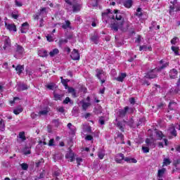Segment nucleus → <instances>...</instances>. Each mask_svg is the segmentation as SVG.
Instances as JSON below:
<instances>
[{
    "mask_svg": "<svg viewBox=\"0 0 180 180\" xmlns=\"http://www.w3.org/2000/svg\"><path fill=\"white\" fill-rule=\"evenodd\" d=\"M115 15L112 16V19H116V22L111 24V29L114 32H117V30H121L122 32H127L129 27L131 23L127 20H124L120 12L118 10H114Z\"/></svg>",
    "mask_w": 180,
    "mask_h": 180,
    "instance_id": "obj_1",
    "label": "nucleus"
},
{
    "mask_svg": "<svg viewBox=\"0 0 180 180\" xmlns=\"http://www.w3.org/2000/svg\"><path fill=\"white\" fill-rule=\"evenodd\" d=\"M67 5L66 9L68 12H79L81 11V5L77 3L75 0H65Z\"/></svg>",
    "mask_w": 180,
    "mask_h": 180,
    "instance_id": "obj_2",
    "label": "nucleus"
},
{
    "mask_svg": "<svg viewBox=\"0 0 180 180\" xmlns=\"http://www.w3.org/2000/svg\"><path fill=\"white\" fill-rule=\"evenodd\" d=\"M96 76L98 79H100L101 84H104L105 82V77H106V73L102 69H96Z\"/></svg>",
    "mask_w": 180,
    "mask_h": 180,
    "instance_id": "obj_3",
    "label": "nucleus"
},
{
    "mask_svg": "<svg viewBox=\"0 0 180 180\" xmlns=\"http://www.w3.org/2000/svg\"><path fill=\"white\" fill-rule=\"evenodd\" d=\"M4 45L3 46L4 50L6 51V53H9L11 50V39H9V37H4Z\"/></svg>",
    "mask_w": 180,
    "mask_h": 180,
    "instance_id": "obj_4",
    "label": "nucleus"
},
{
    "mask_svg": "<svg viewBox=\"0 0 180 180\" xmlns=\"http://www.w3.org/2000/svg\"><path fill=\"white\" fill-rule=\"evenodd\" d=\"M16 50L15 53L14 55V57L19 60V58H22V54H23V51H25V49L21 46L18 45V44H15Z\"/></svg>",
    "mask_w": 180,
    "mask_h": 180,
    "instance_id": "obj_5",
    "label": "nucleus"
},
{
    "mask_svg": "<svg viewBox=\"0 0 180 180\" xmlns=\"http://www.w3.org/2000/svg\"><path fill=\"white\" fill-rule=\"evenodd\" d=\"M47 8L44 7L39 10V12L34 15V19L38 20L39 18H44L47 15Z\"/></svg>",
    "mask_w": 180,
    "mask_h": 180,
    "instance_id": "obj_6",
    "label": "nucleus"
},
{
    "mask_svg": "<svg viewBox=\"0 0 180 180\" xmlns=\"http://www.w3.org/2000/svg\"><path fill=\"white\" fill-rule=\"evenodd\" d=\"M157 72H160L158 71V70L156 68L150 70V72H148L146 75V78H149V79H153L154 78H157Z\"/></svg>",
    "mask_w": 180,
    "mask_h": 180,
    "instance_id": "obj_7",
    "label": "nucleus"
},
{
    "mask_svg": "<svg viewBox=\"0 0 180 180\" xmlns=\"http://www.w3.org/2000/svg\"><path fill=\"white\" fill-rule=\"evenodd\" d=\"M160 66H159L158 68H156V69H158V71H162V70H165V68H167V67H168V65H169V63L168 62H165L164 60H161L159 62Z\"/></svg>",
    "mask_w": 180,
    "mask_h": 180,
    "instance_id": "obj_8",
    "label": "nucleus"
},
{
    "mask_svg": "<svg viewBox=\"0 0 180 180\" xmlns=\"http://www.w3.org/2000/svg\"><path fill=\"white\" fill-rule=\"evenodd\" d=\"M70 57L72 60H79V53L77 49H73Z\"/></svg>",
    "mask_w": 180,
    "mask_h": 180,
    "instance_id": "obj_9",
    "label": "nucleus"
},
{
    "mask_svg": "<svg viewBox=\"0 0 180 180\" xmlns=\"http://www.w3.org/2000/svg\"><path fill=\"white\" fill-rule=\"evenodd\" d=\"M65 158L70 160V162H74V160H75V155L72 153V150H70L66 153Z\"/></svg>",
    "mask_w": 180,
    "mask_h": 180,
    "instance_id": "obj_10",
    "label": "nucleus"
},
{
    "mask_svg": "<svg viewBox=\"0 0 180 180\" xmlns=\"http://www.w3.org/2000/svg\"><path fill=\"white\" fill-rule=\"evenodd\" d=\"M115 160L117 164H122V162L124 160V155L123 153H118L116 155Z\"/></svg>",
    "mask_w": 180,
    "mask_h": 180,
    "instance_id": "obj_11",
    "label": "nucleus"
},
{
    "mask_svg": "<svg viewBox=\"0 0 180 180\" xmlns=\"http://www.w3.org/2000/svg\"><path fill=\"white\" fill-rule=\"evenodd\" d=\"M5 26L7 30L9 32H16V25L15 24H8L5 22Z\"/></svg>",
    "mask_w": 180,
    "mask_h": 180,
    "instance_id": "obj_12",
    "label": "nucleus"
},
{
    "mask_svg": "<svg viewBox=\"0 0 180 180\" xmlns=\"http://www.w3.org/2000/svg\"><path fill=\"white\" fill-rule=\"evenodd\" d=\"M125 123L126 122L124 121L117 122V127L120 129V130H121V131H124V129L126 127Z\"/></svg>",
    "mask_w": 180,
    "mask_h": 180,
    "instance_id": "obj_13",
    "label": "nucleus"
},
{
    "mask_svg": "<svg viewBox=\"0 0 180 180\" xmlns=\"http://www.w3.org/2000/svg\"><path fill=\"white\" fill-rule=\"evenodd\" d=\"M129 110V107H125L123 110H119V116L120 117H124L126 116V113H127V111Z\"/></svg>",
    "mask_w": 180,
    "mask_h": 180,
    "instance_id": "obj_14",
    "label": "nucleus"
},
{
    "mask_svg": "<svg viewBox=\"0 0 180 180\" xmlns=\"http://www.w3.org/2000/svg\"><path fill=\"white\" fill-rule=\"evenodd\" d=\"M29 29V24L27 22H24L21 26V33H26Z\"/></svg>",
    "mask_w": 180,
    "mask_h": 180,
    "instance_id": "obj_15",
    "label": "nucleus"
},
{
    "mask_svg": "<svg viewBox=\"0 0 180 180\" xmlns=\"http://www.w3.org/2000/svg\"><path fill=\"white\" fill-rule=\"evenodd\" d=\"M123 5L125 6V8H131V6L133 5V1L131 0H122Z\"/></svg>",
    "mask_w": 180,
    "mask_h": 180,
    "instance_id": "obj_16",
    "label": "nucleus"
},
{
    "mask_svg": "<svg viewBox=\"0 0 180 180\" xmlns=\"http://www.w3.org/2000/svg\"><path fill=\"white\" fill-rule=\"evenodd\" d=\"M177 75H178V71L176 69H172V70H170L169 72L170 78H172L173 79H174V78H176Z\"/></svg>",
    "mask_w": 180,
    "mask_h": 180,
    "instance_id": "obj_17",
    "label": "nucleus"
},
{
    "mask_svg": "<svg viewBox=\"0 0 180 180\" xmlns=\"http://www.w3.org/2000/svg\"><path fill=\"white\" fill-rule=\"evenodd\" d=\"M124 160H125L126 162H128L129 164H136L137 160L133 158H124Z\"/></svg>",
    "mask_w": 180,
    "mask_h": 180,
    "instance_id": "obj_18",
    "label": "nucleus"
},
{
    "mask_svg": "<svg viewBox=\"0 0 180 180\" xmlns=\"http://www.w3.org/2000/svg\"><path fill=\"white\" fill-rule=\"evenodd\" d=\"M169 133H170L172 136L176 137V130L175 129V127H174V125H171V127L169 128Z\"/></svg>",
    "mask_w": 180,
    "mask_h": 180,
    "instance_id": "obj_19",
    "label": "nucleus"
},
{
    "mask_svg": "<svg viewBox=\"0 0 180 180\" xmlns=\"http://www.w3.org/2000/svg\"><path fill=\"white\" fill-rule=\"evenodd\" d=\"M127 75L126 73H121L119 77L116 78L118 82H123Z\"/></svg>",
    "mask_w": 180,
    "mask_h": 180,
    "instance_id": "obj_20",
    "label": "nucleus"
},
{
    "mask_svg": "<svg viewBox=\"0 0 180 180\" xmlns=\"http://www.w3.org/2000/svg\"><path fill=\"white\" fill-rule=\"evenodd\" d=\"M80 103H82V108L83 110H86V109H88V107L91 106V103H89V102L86 103L84 101H82L80 102Z\"/></svg>",
    "mask_w": 180,
    "mask_h": 180,
    "instance_id": "obj_21",
    "label": "nucleus"
},
{
    "mask_svg": "<svg viewBox=\"0 0 180 180\" xmlns=\"http://www.w3.org/2000/svg\"><path fill=\"white\" fill-rule=\"evenodd\" d=\"M67 89L69 94H72L74 98H77V92H75V89L74 88L68 86Z\"/></svg>",
    "mask_w": 180,
    "mask_h": 180,
    "instance_id": "obj_22",
    "label": "nucleus"
},
{
    "mask_svg": "<svg viewBox=\"0 0 180 180\" xmlns=\"http://www.w3.org/2000/svg\"><path fill=\"white\" fill-rule=\"evenodd\" d=\"M62 27L65 30L71 29V22L70 20H65V24L62 25Z\"/></svg>",
    "mask_w": 180,
    "mask_h": 180,
    "instance_id": "obj_23",
    "label": "nucleus"
},
{
    "mask_svg": "<svg viewBox=\"0 0 180 180\" xmlns=\"http://www.w3.org/2000/svg\"><path fill=\"white\" fill-rule=\"evenodd\" d=\"M17 89L19 91H26V89H27V85H26L25 84H18V86H17Z\"/></svg>",
    "mask_w": 180,
    "mask_h": 180,
    "instance_id": "obj_24",
    "label": "nucleus"
},
{
    "mask_svg": "<svg viewBox=\"0 0 180 180\" xmlns=\"http://www.w3.org/2000/svg\"><path fill=\"white\" fill-rule=\"evenodd\" d=\"M24 70H25V68H23V65H18L15 68V70L17 71V74H18L19 75H20V74H22V72H23Z\"/></svg>",
    "mask_w": 180,
    "mask_h": 180,
    "instance_id": "obj_25",
    "label": "nucleus"
},
{
    "mask_svg": "<svg viewBox=\"0 0 180 180\" xmlns=\"http://www.w3.org/2000/svg\"><path fill=\"white\" fill-rule=\"evenodd\" d=\"M38 55L39 56V57H47V51L44 49L39 50L38 51Z\"/></svg>",
    "mask_w": 180,
    "mask_h": 180,
    "instance_id": "obj_26",
    "label": "nucleus"
},
{
    "mask_svg": "<svg viewBox=\"0 0 180 180\" xmlns=\"http://www.w3.org/2000/svg\"><path fill=\"white\" fill-rule=\"evenodd\" d=\"M60 53V50L58 49H54L49 53L50 57H54V56H57Z\"/></svg>",
    "mask_w": 180,
    "mask_h": 180,
    "instance_id": "obj_27",
    "label": "nucleus"
},
{
    "mask_svg": "<svg viewBox=\"0 0 180 180\" xmlns=\"http://www.w3.org/2000/svg\"><path fill=\"white\" fill-rule=\"evenodd\" d=\"M61 83L63 84V86H65V89H67L68 88V82H70L68 79H63V77H60Z\"/></svg>",
    "mask_w": 180,
    "mask_h": 180,
    "instance_id": "obj_28",
    "label": "nucleus"
},
{
    "mask_svg": "<svg viewBox=\"0 0 180 180\" xmlns=\"http://www.w3.org/2000/svg\"><path fill=\"white\" fill-rule=\"evenodd\" d=\"M155 136H156V139H158V140H162V137H164V134H162V131H156Z\"/></svg>",
    "mask_w": 180,
    "mask_h": 180,
    "instance_id": "obj_29",
    "label": "nucleus"
},
{
    "mask_svg": "<svg viewBox=\"0 0 180 180\" xmlns=\"http://www.w3.org/2000/svg\"><path fill=\"white\" fill-rule=\"evenodd\" d=\"M50 112V108L49 107H46L44 108L42 110L39 111V115H42L43 116L47 115Z\"/></svg>",
    "mask_w": 180,
    "mask_h": 180,
    "instance_id": "obj_30",
    "label": "nucleus"
},
{
    "mask_svg": "<svg viewBox=\"0 0 180 180\" xmlns=\"http://www.w3.org/2000/svg\"><path fill=\"white\" fill-rule=\"evenodd\" d=\"M151 46H147L146 45H143L139 47L140 51H147V50L151 51Z\"/></svg>",
    "mask_w": 180,
    "mask_h": 180,
    "instance_id": "obj_31",
    "label": "nucleus"
},
{
    "mask_svg": "<svg viewBox=\"0 0 180 180\" xmlns=\"http://www.w3.org/2000/svg\"><path fill=\"white\" fill-rule=\"evenodd\" d=\"M165 168H162L161 169H159L158 172V178H162L164 174H165Z\"/></svg>",
    "mask_w": 180,
    "mask_h": 180,
    "instance_id": "obj_32",
    "label": "nucleus"
},
{
    "mask_svg": "<svg viewBox=\"0 0 180 180\" xmlns=\"http://www.w3.org/2000/svg\"><path fill=\"white\" fill-rule=\"evenodd\" d=\"M91 40L94 43V44H98V43H99V37L94 35L91 37Z\"/></svg>",
    "mask_w": 180,
    "mask_h": 180,
    "instance_id": "obj_33",
    "label": "nucleus"
},
{
    "mask_svg": "<svg viewBox=\"0 0 180 180\" xmlns=\"http://www.w3.org/2000/svg\"><path fill=\"white\" fill-rule=\"evenodd\" d=\"M170 164H171V160H169V158H165L163 159L162 167H165L167 165H169Z\"/></svg>",
    "mask_w": 180,
    "mask_h": 180,
    "instance_id": "obj_34",
    "label": "nucleus"
},
{
    "mask_svg": "<svg viewBox=\"0 0 180 180\" xmlns=\"http://www.w3.org/2000/svg\"><path fill=\"white\" fill-rule=\"evenodd\" d=\"M18 137L22 141H25L26 140V136L25 135L24 131L20 132L18 134Z\"/></svg>",
    "mask_w": 180,
    "mask_h": 180,
    "instance_id": "obj_35",
    "label": "nucleus"
},
{
    "mask_svg": "<svg viewBox=\"0 0 180 180\" xmlns=\"http://www.w3.org/2000/svg\"><path fill=\"white\" fill-rule=\"evenodd\" d=\"M176 106V103L172 101L169 103V109L170 110H174V108Z\"/></svg>",
    "mask_w": 180,
    "mask_h": 180,
    "instance_id": "obj_36",
    "label": "nucleus"
},
{
    "mask_svg": "<svg viewBox=\"0 0 180 180\" xmlns=\"http://www.w3.org/2000/svg\"><path fill=\"white\" fill-rule=\"evenodd\" d=\"M172 50L174 51L175 56H179V51H178V50H179V47L172 46Z\"/></svg>",
    "mask_w": 180,
    "mask_h": 180,
    "instance_id": "obj_37",
    "label": "nucleus"
},
{
    "mask_svg": "<svg viewBox=\"0 0 180 180\" xmlns=\"http://www.w3.org/2000/svg\"><path fill=\"white\" fill-rule=\"evenodd\" d=\"M22 112H23V108L20 107L13 110L14 115H19V113H22Z\"/></svg>",
    "mask_w": 180,
    "mask_h": 180,
    "instance_id": "obj_38",
    "label": "nucleus"
},
{
    "mask_svg": "<svg viewBox=\"0 0 180 180\" xmlns=\"http://www.w3.org/2000/svg\"><path fill=\"white\" fill-rule=\"evenodd\" d=\"M67 43H68V39H60L58 41L59 47H61V46H63V44H67Z\"/></svg>",
    "mask_w": 180,
    "mask_h": 180,
    "instance_id": "obj_39",
    "label": "nucleus"
},
{
    "mask_svg": "<svg viewBox=\"0 0 180 180\" xmlns=\"http://www.w3.org/2000/svg\"><path fill=\"white\" fill-rule=\"evenodd\" d=\"M136 16H138V18H141V16H143V13H141V8H137Z\"/></svg>",
    "mask_w": 180,
    "mask_h": 180,
    "instance_id": "obj_40",
    "label": "nucleus"
},
{
    "mask_svg": "<svg viewBox=\"0 0 180 180\" xmlns=\"http://www.w3.org/2000/svg\"><path fill=\"white\" fill-rule=\"evenodd\" d=\"M98 156L100 160H103V157H105V152L103 150H100L98 153Z\"/></svg>",
    "mask_w": 180,
    "mask_h": 180,
    "instance_id": "obj_41",
    "label": "nucleus"
},
{
    "mask_svg": "<svg viewBox=\"0 0 180 180\" xmlns=\"http://www.w3.org/2000/svg\"><path fill=\"white\" fill-rule=\"evenodd\" d=\"M109 13H110V9L106 10V11L102 13V18L105 19L106 17L108 16Z\"/></svg>",
    "mask_w": 180,
    "mask_h": 180,
    "instance_id": "obj_42",
    "label": "nucleus"
},
{
    "mask_svg": "<svg viewBox=\"0 0 180 180\" xmlns=\"http://www.w3.org/2000/svg\"><path fill=\"white\" fill-rule=\"evenodd\" d=\"M176 4H177V1L174 0V3H173V6H170V13L171 12H174V9H175V8H176Z\"/></svg>",
    "mask_w": 180,
    "mask_h": 180,
    "instance_id": "obj_43",
    "label": "nucleus"
},
{
    "mask_svg": "<svg viewBox=\"0 0 180 180\" xmlns=\"http://www.w3.org/2000/svg\"><path fill=\"white\" fill-rule=\"evenodd\" d=\"M20 165L23 171H27V169L29 168V165H27V163H22Z\"/></svg>",
    "mask_w": 180,
    "mask_h": 180,
    "instance_id": "obj_44",
    "label": "nucleus"
},
{
    "mask_svg": "<svg viewBox=\"0 0 180 180\" xmlns=\"http://www.w3.org/2000/svg\"><path fill=\"white\" fill-rule=\"evenodd\" d=\"M68 127L71 130V131H75V127L70 122L68 124Z\"/></svg>",
    "mask_w": 180,
    "mask_h": 180,
    "instance_id": "obj_45",
    "label": "nucleus"
},
{
    "mask_svg": "<svg viewBox=\"0 0 180 180\" xmlns=\"http://www.w3.org/2000/svg\"><path fill=\"white\" fill-rule=\"evenodd\" d=\"M146 143L147 144L148 147H150V146H153V142L151 141V139H146Z\"/></svg>",
    "mask_w": 180,
    "mask_h": 180,
    "instance_id": "obj_46",
    "label": "nucleus"
},
{
    "mask_svg": "<svg viewBox=\"0 0 180 180\" xmlns=\"http://www.w3.org/2000/svg\"><path fill=\"white\" fill-rule=\"evenodd\" d=\"M53 98H55V101H60V100H61V95L54 94H53Z\"/></svg>",
    "mask_w": 180,
    "mask_h": 180,
    "instance_id": "obj_47",
    "label": "nucleus"
},
{
    "mask_svg": "<svg viewBox=\"0 0 180 180\" xmlns=\"http://www.w3.org/2000/svg\"><path fill=\"white\" fill-rule=\"evenodd\" d=\"M142 151L143 153H150V148H148V147L143 146Z\"/></svg>",
    "mask_w": 180,
    "mask_h": 180,
    "instance_id": "obj_48",
    "label": "nucleus"
},
{
    "mask_svg": "<svg viewBox=\"0 0 180 180\" xmlns=\"http://www.w3.org/2000/svg\"><path fill=\"white\" fill-rule=\"evenodd\" d=\"M46 88H48V89H51V91H53L54 89V84L51 83L50 84H48L46 86Z\"/></svg>",
    "mask_w": 180,
    "mask_h": 180,
    "instance_id": "obj_49",
    "label": "nucleus"
},
{
    "mask_svg": "<svg viewBox=\"0 0 180 180\" xmlns=\"http://www.w3.org/2000/svg\"><path fill=\"white\" fill-rule=\"evenodd\" d=\"M70 102H71V99L70 98V97H66L65 99L63 101V103H65V105L70 103Z\"/></svg>",
    "mask_w": 180,
    "mask_h": 180,
    "instance_id": "obj_50",
    "label": "nucleus"
},
{
    "mask_svg": "<svg viewBox=\"0 0 180 180\" xmlns=\"http://www.w3.org/2000/svg\"><path fill=\"white\" fill-rule=\"evenodd\" d=\"M46 40L49 42L54 41V39H53L51 35H47Z\"/></svg>",
    "mask_w": 180,
    "mask_h": 180,
    "instance_id": "obj_51",
    "label": "nucleus"
},
{
    "mask_svg": "<svg viewBox=\"0 0 180 180\" xmlns=\"http://www.w3.org/2000/svg\"><path fill=\"white\" fill-rule=\"evenodd\" d=\"M43 144V146H46L47 144V143L42 141H39V144L37 146V148L39 147H41V145Z\"/></svg>",
    "mask_w": 180,
    "mask_h": 180,
    "instance_id": "obj_52",
    "label": "nucleus"
},
{
    "mask_svg": "<svg viewBox=\"0 0 180 180\" xmlns=\"http://www.w3.org/2000/svg\"><path fill=\"white\" fill-rule=\"evenodd\" d=\"M85 139L88 141H92V140H94V137H92L91 135H87Z\"/></svg>",
    "mask_w": 180,
    "mask_h": 180,
    "instance_id": "obj_53",
    "label": "nucleus"
},
{
    "mask_svg": "<svg viewBox=\"0 0 180 180\" xmlns=\"http://www.w3.org/2000/svg\"><path fill=\"white\" fill-rule=\"evenodd\" d=\"M0 127H1V129H5V121L3 120H0Z\"/></svg>",
    "mask_w": 180,
    "mask_h": 180,
    "instance_id": "obj_54",
    "label": "nucleus"
},
{
    "mask_svg": "<svg viewBox=\"0 0 180 180\" xmlns=\"http://www.w3.org/2000/svg\"><path fill=\"white\" fill-rule=\"evenodd\" d=\"M58 112H60V113H64L65 110L64 107H59L57 108Z\"/></svg>",
    "mask_w": 180,
    "mask_h": 180,
    "instance_id": "obj_55",
    "label": "nucleus"
},
{
    "mask_svg": "<svg viewBox=\"0 0 180 180\" xmlns=\"http://www.w3.org/2000/svg\"><path fill=\"white\" fill-rule=\"evenodd\" d=\"M176 40H178V37H174L171 40L172 44H176Z\"/></svg>",
    "mask_w": 180,
    "mask_h": 180,
    "instance_id": "obj_56",
    "label": "nucleus"
},
{
    "mask_svg": "<svg viewBox=\"0 0 180 180\" xmlns=\"http://www.w3.org/2000/svg\"><path fill=\"white\" fill-rule=\"evenodd\" d=\"M49 147H53L54 146V139H50L49 143Z\"/></svg>",
    "mask_w": 180,
    "mask_h": 180,
    "instance_id": "obj_57",
    "label": "nucleus"
},
{
    "mask_svg": "<svg viewBox=\"0 0 180 180\" xmlns=\"http://www.w3.org/2000/svg\"><path fill=\"white\" fill-rule=\"evenodd\" d=\"M77 165H81V162H82V158H77L76 159Z\"/></svg>",
    "mask_w": 180,
    "mask_h": 180,
    "instance_id": "obj_58",
    "label": "nucleus"
},
{
    "mask_svg": "<svg viewBox=\"0 0 180 180\" xmlns=\"http://www.w3.org/2000/svg\"><path fill=\"white\" fill-rule=\"evenodd\" d=\"M39 26L40 27H43V26H44V20L43 18L39 20Z\"/></svg>",
    "mask_w": 180,
    "mask_h": 180,
    "instance_id": "obj_59",
    "label": "nucleus"
},
{
    "mask_svg": "<svg viewBox=\"0 0 180 180\" xmlns=\"http://www.w3.org/2000/svg\"><path fill=\"white\" fill-rule=\"evenodd\" d=\"M143 122H144V118L140 119L137 124V127H139V126H141V124H143Z\"/></svg>",
    "mask_w": 180,
    "mask_h": 180,
    "instance_id": "obj_60",
    "label": "nucleus"
},
{
    "mask_svg": "<svg viewBox=\"0 0 180 180\" xmlns=\"http://www.w3.org/2000/svg\"><path fill=\"white\" fill-rule=\"evenodd\" d=\"M32 152L30 150L29 148L26 149L25 150H24V154L25 155H28V154H30Z\"/></svg>",
    "mask_w": 180,
    "mask_h": 180,
    "instance_id": "obj_61",
    "label": "nucleus"
},
{
    "mask_svg": "<svg viewBox=\"0 0 180 180\" xmlns=\"http://www.w3.org/2000/svg\"><path fill=\"white\" fill-rule=\"evenodd\" d=\"M11 17L13 18V19H18V18H19V15L18 14L12 13Z\"/></svg>",
    "mask_w": 180,
    "mask_h": 180,
    "instance_id": "obj_62",
    "label": "nucleus"
},
{
    "mask_svg": "<svg viewBox=\"0 0 180 180\" xmlns=\"http://www.w3.org/2000/svg\"><path fill=\"white\" fill-rule=\"evenodd\" d=\"M37 117V114L34 113V112H32L31 114V117L32 119H36V117Z\"/></svg>",
    "mask_w": 180,
    "mask_h": 180,
    "instance_id": "obj_63",
    "label": "nucleus"
},
{
    "mask_svg": "<svg viewBox=\"0 0 180 180\" xmlns=\"http://www.w3.org/2000/svg\"><path fill=\"white\" fill-rule=\"evenodd\" d=\"M15 5L16 6H22V3H20V1H18V0H15Z\"/></svg>",
    "mask_w": 180,
    "mask_h": 180,
    "instance_id": "obj_64",
    "label": "nucleus"
}]
</instances>
